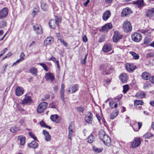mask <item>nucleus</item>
I'll return each instance as SVG.
<instances>
[{
    "label": "nucleus",
    "instance_id": "12",
    "mask_svg": "<svg viewBox=\"0 0 154 154\" xmlns=\"http://www.w3.org/2000/svg\"><path fill=\"white\" fill-rule=\"evenodd\" d=\"M92 117V114L89 112H88L85 116V119L86 122L88 123L91 124L93 121Z\"/></svg>",
    "mask_w": 154,
    "mask_h": 154
},
{
    "label": "nucleus",
    "instance_id": "1",
    "mask_svg": "<svg viewBox=\"0 0 154 154\" xmlns=\"http://www.w3.org/2000/svg\"><path fill=\"white\" fill-rule=\"evenodd\" d=\"M98 135L99 138L105 145L107 146L110 145L111 143V139L109 136L105 134L103 130L101 129L99 131Z\"/></svg>",
    "mask_w": 154,
    "mask_h": 154
},
{
    "label": "nucleus",
    "instance_id": "11",
    "mask_svg": "<svg viewBox=\"0 0 154 154\" xmlns=\"http://www.w3.org/2000/svg\"><path fill=\"white\" fill-rule=\"evenodd\" d=\"M146 16L149 18H151L154 15V8H152L147 10L145 12Z\"/></svg>",
    "mask_w": 154,
    "mask_h": 154
},
{
    "label": "nucleus",
    "instance_id": "37",
    "mask_svg": "<svg viewBox=\"0 0 154 154\" xmlns=\"http://www.w3.org/2000/svg\"><path fill=\"white\" fill-rule=\"evenodd\" d=\"M151 39L148 37L146 38L144 40L143 44L148 45H149V43L151 42Z\"/></svg>",
    "mask_w": 154,
    "mask_h": 154
},
{
    "label": "nucleus",
    "instance_id": "43",
    "mask_svg": "<svg viewBox=\"0 0 154 154\" xmlns=\"http://www.w3.org/2000/svg\"><path fill=\"white\" fill-rule=\"evenodd\" d=\"M25 57V54L23 52H22L20 55V58L18 60L21 62L23 61L24 59V57Z\"/></svg>",
    "mask_w": 154,
    "mask_h": 154
},
{
    "label": "nucleus",
    "instance_id": "58",
    "mask_svg": "<svg viewBox=\"0 0 154 154\" xmlns=\"http://www.w3.org/2000/svg\"><path fill=\"white\" fill-rule=\"evenodd\" d=\"M105 2L108 4H111L113 0H104Z\"/></svg>",
    "mask_w": 154,
    "mask_h": 154
},
{
    "label": "nucleus",
    "instance_id": "52",
    "mask_svg": "<svg viewBox=\"0 0 154 154\" xmlns=\"http://www.w3.org/2000/svg\"><path fill=\"white\" fill-rule=\"evenodd\" d=\"M105 25L107 27V28L108 29V30L112 28V24L111 23H107L105 24Z\"/></svg>",
    "mask_w": 154,
    "mask_h": 154
},
{
    "label": "nucleus",
    "instance_id": "16",
    "mask_svg": "<svg viewBox=\"0 0 154 154\" xmlns=\"http://www.w3.org/2000/svg\"><path fill=\"white\" fill-rule=\"evenodd\" d=\"M119 78L121 82L123 83H126L127 81L128 75L126 73L121 74L119 75Z\"/></svg>",
    "mask_w": 154,
    "mask_h": 154
},
{
    "label": "nucleus",
    "instance_id": "25",
    "mask_svg": "<svg viewBox=\"0 0 154 154\" xmlns=\"http://www.w3.org/2000/svg\"><path fill=\"white\" fill-rule=\"evenodd\" d=\"M133 3L135 5H137L138 7L140 8L143 6V0H137V1L133 2Z\"/></svg>",
    "mask_w": 154,
    "mask_h": 154
},
{
    "label": "nucleus",
    "instance_id": "38",
    "mask_svg": "<svg viewBox=\"0 0 154 154\" xmlns=\"http://www.w3.org/2000/svg\"><path fill=\"white\" fill-rule=\"evenodd\" d=\"M20 128L19 127L15 126L14 127L11 128L10 129V131L13 133H14L17 132V131H19Z\"/></svg>",
    "mask_w": 154,
    "mask_h": 154
},
{
    "label": "nucleus",
    "instance_id": "47",
    "mask_svg": "<svg viewBox=\"0 0 154 154\" xmlns=\"http://www.w3.org/2000/svg\"><path fill=\"white\" fill-rule=\"evenodd\" d=\"M39 65L42 66L46 71H48V67L46 64L41 63H39Z\"/></svg>",
    "mask_w": 154,
    "mask_h": 154
},
{
    "label": "nucleus",
    "instance_id": "63",
    "mask_svg": "<svg viewBox=\"0 0 154 154\" xmlns=\"http://www.w3.org/2000/svg\"><path fill=\"white\" fill-rule=\"evenodd\" d=\"M62 36V35L60 33H57V37L58 38H61Z\"/></svg>",
    "mask_w": 154,
    "mask_h": 154
},
{
    "label": "nucleus",
    "instance_id": "49",
    "mask_svg": "<svg viewBox=\"0 0 154 154\" xmlns=\"http://www.w3.org/2000/svg\"><path fill=\"white\" fill-rule=\"evenodd\" d=\"M29 135L31 137L35 140H37L36 137L35 136L34 134L32 132H30L29 133Z\"/></svg>",
    "mask_w": 154,
    "mask_h": 154
},
{
    "label": "nucleus",
    "instance_id": "60",
    "mask_svg": "<svg viewBox=\"0 0 154 154\" xmlns=\"http://www.w3.org/2000/svg\"><path fill=\"white\" fill-rule=\"evenodd\" d=\"M40 125L42 126L45 127V125H46V124L44 122L42 121L40 122Z\"/></svg>",
    "mask_w": 154,
    "mask_h": 154
},
{
    "label": "nucleus",
    "instance_id": "33",
    "mask_svg": "<svg viewBox=\"0 0 154 154\" xmlns=\"http://www.w3.org/2000/svg\"><path fill=\"white\" fill-rule=\"evenodd\" d=\"M132 55L133 56V58L135 60L138 59L139 58V55L134 52L130 51V52Z\"/></svg>",
    "mask_w": 154,
    "mask_h": 154
},
{
    "label": "nucleus",
    "instance_id": "44",
    "mask_svg": "<svg viewBox=\"0 0 154 154\" xmlns=\"http://www.w3.org/2000/svg\"><path fill=\"white\" fill-rule=\"evenodd\" d=\"M74 128L75 126L74 123L72 122L71 123L69 127V131H73V130L74 129Z\"/></svg>",
    "mask_w": 154,
    "mask_h": 154
},
{
    "label": "nucleus",
    "instance_id": "55",
    "mask_svg": "<svg viewBox=\"0 0 154 154\" xmlns=\"http://www.w3.org/2000/svg\"><path fill=\"white\" fill-rule=\"evenodd\" d=\"M150 81L152 84H154V75L149 78Z\"/></svg>",
    "mask_w": 154,
    "mask_h": 154
},
{
    "label": "nucleus",
    "instance_id": "22",
    "mask_svg": "<svg viewBox=\"0 0 154 154\" xmlns=\"http://www.w3.org/2000/svg\"><path fill=\"white\" fill-rule=\"evenodd\" d=\"M136 66L132 64H129L126 66V68L129 72H132L136 69Z\"/></svg>",
    "mask_w": 154,
    "mask_h": 154
},
{
    "label": "nucleus",
    "instance_id": "18",
    "mask_svg": "<svg viewBox=\"0 0 154 154\" xmlns=\"http://www.w3.org/2000/svg\"><path fill=\"white\" fill-rule=\"evenodd\" d=\"M32 102L31 97L29 96L26 97L22 101L23 104L27 105H30Z\"/></svg>",
    "mask_w": 154,
    "mask_h": 154
},
{
    "label": "nucleus",
    "instance_id": "14",
    "mask_svg": "<svg viewBox=\"0 0 154 154\" xmlns=\"http://www.w3.org/2000/svg\"><path fill=\"white\" fill-rule=\"evenodd\" d=\"M45 79L47 81H50L53 82L55 79V77L53 74L51 73H47L45 76Z\"/></svg>",
    "mask_w": 154,
    "mask_h": 154
},
{
    "label": "nucleus",
    "instance_id": "4",
    "mask_svg": "<svg viewBox=\"0 0 154 154\" xmlns=\"http://www.w3.org/2000/svg\"><path fill=\"white\" fill-rule=\"evenodd\" d=\"M122 29L124 32H131L132 27L131 23L127 20H125L123 23Z\"/></svg>",
    "mask_w": 154,
    "mask_h": 154
},
{
    "label": "nucleus",
    "instance_id": "27",
    "mask_svg": "<svg viewBox=\"0 0 154 154\" xmlns=\"http://www.w3.org/2000/svg\"><path fill=\"white\" fill-rule=\"evenodd\" d=\"M18 140L20 142V144L21 145H23L25 141V137L23 135L19 136L18 137Z\"/></svg>",
    "mask_w": 154,
    "mask_h": 154
},
{
    "label": "nucleus",
    "instance_id": "15",
    "mask_svg": "<svg viewBox=\"0 0 154 154\" xmlns=\"http://www.w3.org/2000/svg\"><path fill=\"white\" fill-rule=\"evenodd\" d=\"M50 119L52 121L54 122L57 123H59L60 122V118L57 114L51 116Z\"/></svg>",
    "mask_w": 154,
    "mask_h": 154
},
{
    "label": "nucleus",
    "instance_id": "41",
    "mask_svg": "<svg viewBox=\"0 0 154 154\" xmlns=\"http://www.w3.org/2000/svg\"><path fill=\"white\" fill-rule=\"evenodd\" d=\"M123 92L124 94L126 93L128 90L129 88L128 85H126L123 86Z\"/></svg>",
    "mask_w": 154,
    "mask_h": 154
},
{
    "label": "nucleus",
    "instance_id": "40",
    "mask_svg": "<svg viewBox=\"0 0 154 154\" xmlns=\"http://www.w3.org/2000/svg\"><path fill=\"white\" fill-rule=\"evenodd\" d=\"M7 26L6 22L4 20H2L0 22V28L4 27Z\"/></svg>",
    "mask_w": 154,
    "mask_h": 154
},
{
    "label": "nucleus",
    "instance_id": "59",
    "mask_svg": "<svg viewBox=\"0 0 154 154\" xmlns=\"http://www.w3.org/2000/svg\"><path fill=\"white\" fill-rule=\"evenodd\" d=\"M49 60H51L53 61L54 62L56 63V61H57L56 60V59L54 57H52Z\"/></svg>",
    "mask_w": 154,
    "mask_h": 154
},
{
    "label": "nucleus",
    "instance_id": "48",
    "mask_svg": "<svg viewBox=\"0 0 154 154\" xmlns=\"http://www.w3.org/2000/svg\"><path fill=\"white\" fill-rule=\"evenodd\" d=\"M152 136V134L150 133H147L145 134L143 137L146 138H149Z\"/></svg>",
    "mask_w": 154,
    "mask_h": 154
},
{
    "label": "nucleus",
    "instance_id": "5",
    "mask_svg": "<svg viewBox=\"0 0 154 154\" xmlns=\"http://www.w3.org/2000/svg\"><path fill=\"white\" fill-rule=\"evenodd\" d=\"M48 103L46 102L41 103L38 106L37 109V112L41 113L44 112L47 107Z\"/></svg>",
    "mask_w": 154,
    "mask_h": 154
},
{
    "label": "nucleus",
    "instance_id": "19",
    "mask_svg": "<svg viewBox=\"0 0 154 154\" xmlns=\"http://www.w3.org/2000/svg\"><path fill=\"white\" fill-rule=\"evenodd\" d=\"M142 125V122H138V124H134L132 125V127L134 131H137L141 128Z\"/></svg>",
    "mask_w": 154,
    "mask_h": 154
},
{
    "label": "nucleus",
    "instance_id": "62",
    "mask_svg": "<svg viewBox=\"0 0 154 154\" xmlns=\"http://www.w3.org/2000/svg\"><path fill=\"white\" fill-rule=\"evenodd\" d=\"M20 62L18 60H17L15 62H14L12 65V66L16 65L17 64L19 63Z\"/></svg>",
    "mask_w": 154,
    "mask_h": 154
},
{
    "label": "nucleus",
    "instance_id": "28",
    "mask_svg": "<svg viewBox=\"0 0 154 154\" xmlns=\"http://www.w3.org/2000/svg\"><path fill=\"white\" fill-rule=\"evenodd\" d=\"M111 49V46L110 45H104L103 48V50L104 52H107Z\"/></svg>",
    "mask_w": 154,
    "mask_h": 154
},
{
    "label": "nucleus",
    "instance_id": "8",
    "mask_svg": "<svg viewBox=\"0 0 154 154\" xmlns=\"http://www.w3.org/2000/svg\"><path fill=\"white\" fill-rule=\"evenodd\" d=\"M132 39L134 42H139L141 40L142 37L141 34L135 32L131 35Z\"/></svg>",
    "mask_w": 154,
    "mask_h": 154
},
{
    "label": "nucleus",
    "instance_id": "35",
    "mask_svg": "<svg viewBox=\"0 0 154 154\" xmlns=\"http://www.w3.org/2000/svg\"><path fill=\"white\" fill-rule=\"evenodd\" d=\"M116 112H112L110 115V118L111 119H113L116 117L118 114V111L116 109Z\"/></svg>",
    "mask_w": 154,
    "mask_h": 154
},
{
    "label": "nucleus",
    "instance_id": "21",
    "mask_svg": "<svg viewBox=\"0 0 154 154\" xmlns=\"http://www.w3.org/2000/svg\"><path fill=\"white\" fill-rule=\"evenodd\" d=\"M24 90L23 88L18 87L16 90V94L17 96H20L23 94Z\"/></svg>",
    "mask_w": 154,
    "mask_h": 154
},
{
    "label": "nucleus",
    "instance_id": "30",
    "mask_svg": "<svg viewBox=\"0 0 154 154\" xmlns=\"http://www.w3.org/2000/svg\"><path fill=\"white\" fill-rule=\"evenodd\" d=\"M29 72L35 76L37 75V68L35 67H32L29 69Z\"/></svg>",
    "mask_w": 154,
    "mask_h": 154
},
{
    "label": "nucleus",
    "instance_id": "9",
    "mask_svg": "<svg viewBox=\"0 0 154 154\" xmlns=\"http://www.w3.org/2000/svg\"><path fill=\"white\" fill-rule=\"evenodd\" d=\"M122 36L117 31H116L114 32V34L113 37V41L115 42H117L120 39Z\"/></svg>",
    "mask_w": 154,
    "mask_h": 154
},
{
    "label": "nucleus",
    "instance_id": "36",
    "mask_svg": "<svg viewBox=\"0 0 154 154\" xmlns=\"http://www.w3.org/2000/svg\"><path fill=\"white\" fill-rule=\"evenodd\" d=\"M76 109L77 112L79 113H80H80L81 112L82 113L85 110L84 107L83 106L77 107L76 108Z\"/></svg>",
    "mask_w": 154,
    "mask_h": 154
},
{
    "label": "nucleus",
    "instance_id": "50",
    "mask_svg": "<svg viewBox=\"0 0 154 154\" xmlns=\"http://www.w3.org/2000/svg\"><path fill=\"white\" fill-rule=\"evenodd\" d=\"M154 56V54L152 52L148 53L146 54V57L147 58L152 57Z\"/></svg>",
    "mask_w": 154,
    "mask_h": 154
},
{
    "label": "nucleus",
    "instance_id": "13",
    "mask_svg": "<svg viewBox=\"0 0 154 154\" xmlns=\"http://www.w3.org/2000/svg\"><path fill=\"white\" fill-rule=\"evenodd\" d=\"M131 13V11L130 8H126L124 9L122 11L121 16L124 17L129 15Z\"/></svg>",
    "mask_w": 154,
    "mask_h": 154
},
{
    "label": "nucleus",
    "instance_id": "57",
    "mask_svg": "<svg viewBox=\"0 0 154 154\" xmlns=\"http://www.w3.org/2000/svg\"><path fill=\"white\" fill-rule=\"evenodd\" d=\"M82 39H83V41L84 42H86L88 41L86 35H84L83 36V37Z\"/></svg>",
    "mask_w": 154,
    "mask_h": 154
},
{
    "label": "nucleus",
    "instance_id": "32",
    "mask_svg": "<svg viewBox=\"0 0 154 154\" xmlns=\"http://www.w3.org/2000/svg\"><path fill=\"white\" fill-rule=\"evenodd\" d=\"M79 89V87L77 84H75L73 85L72 88V91L71 93H73L77 91Z\"/></svg>",
    "mask_w": 154,
    "mask_h": 154
},
{
    "label": "nucleus",
    "instance_id": "7",
    "mask_svg": "<svg viewBox=\"0 0 154 154\" xmlns=\"http://www.w3.org/2000/svg\"><path fill=\"white\" fill-rule=\"evenodd\" d=\"M8 10L7 8H4L0 11V19L5 18L8 15Z\"/></svg>",
    "mask_w": 154,
    "mask_h": 154
},
{
    "label": "nucleus",
    "instance_id": "42",
    "mask_svg": "<svg viewBox=\"0 0 154 154\" xmlns=\"http://www.w3.org/2000/svg\"><path fill=\"white\" fill-rule=\"evenodd\" d=\"M108 29L107 28V27L106 26L105 24L104 26H103L102 28L100 29L99 30V31L100 32H103V31H108Z\"/></svg>",
    "mask_w": 154,
    "mask_h": 154
},
{
    "label": "nucleus",
    "instance_id": "31",
    "mask_svg": "<svg viewBox=\"0 0 154 154\" xmlns=\"http://www.w3.org/2000/svg\"><path fill=\"white\" fill-rule=\"evenodd\" d=\"M143 103V102L142 100H135L134 101V106L135 108H137L138 105H142Z\"/></svg>",
    "mask_w": 154,
    "mask_h": 154
},
{
    "label": "nucleus",
    "instance_id": "61",
    "mask_svg": "<svg viewBox=\"0 0 154 154\" xmlns=\"http://www.w3.org/2000/svg\"><path fill=\"white\" fill-rule=\"evenodd\" d=\"M149 85H150L149 83H145L144 85L143 88H146L147 87H149Z\"/></svg>",
    "mask_w": 154,
    "mask_h": 154
},
{
    "label": "nucleus",
    "instance_id": "20",
    "mask_svg": "<svg viewBox=\"0 0 154 154\" xmlns=\"http://www.w3.org/2000/svg\"><path fill=\"white\" fill-rule=\"evenodd\" d=\"M38 146V143L34 140L32 141L30 143L27 144L28 147L33 149L37 148Z\"/></svg>",
    "mask_w": 154,
    "mask_h": 154
},
{
    "label": "nucleus",
    "instance_id": "51",
    "mask_svg": "<svg viewBox=\"0 0 154 154\" xmlns=\"http://www.w3.org/2000/svg\"><path fill=\"white\" fill-rule=\"evenodd\" d=\"M105 39V37L103 36H102L100 37L98 39V42H99L100 43L103 42Z\"/></svg>",
    "mask_w": 154,
    "mask_h": 154
},
{
    "label": "nucleus",
    "instance_id": "46",
    "mask_svg": "<svg viewBox=\"0 0 154 154\" xmlns=\"http://www.w3.org/2000/svg\"><path fill=\"white\" fill-rule=\"evenodd\" d=\"M64 90H60V93L61 95V98L62 99L63 102L65 103L64 95Z\"/></svg>",
    "mask_w": 154,
    "mask_h": 154
},
{
    "label": "nucleus",
    "instance_id": "39",
    "mask_svg": "<svg viewBox=\"0 0 154 154\" xmlns=\"http://www.w3.org/2000/svg\"><path fill=\"white\" fill-rule=\"evenodd\" d=\"M88 54H87L84 57H82L81 59V64L84 65L86 63V61L87 59Z\"/></svg>",
    "mask_w": 154,
    "mask_h": 154
},
{
    "label": "nucleus",
    "instance_id": "10",
    "mask_svg": "<svg viewBox=\"0 0 154 154\" xmlns=\"http://www.w3.org/2000/svg\"><path fill=\"white\" fill-rule=\"evenodd\" d=\"M33 27L34 30L35 31L36 33L37 34L40 35L42 33V28L40 25H33Z\"/></svg>",
    "mask_w": 154,
    "mask_h": 154
},
{
    "label": "nucleus",
    "instance_id": "6",
    "mask_svg": "<svg viewBox=\"0 0 154 154\" xmlns=\"http://www.w3.org/2000/svg\"><path fill=\"white\" fill-rule=\"evenodd\" d=\"M141 140L140 138L135 137L133 141L131 142V147L135 148L139 146L140 144Z\"/></svg>",
    "mask_w": 154,
    "mask_h": 154
},
{
    "label": "nucleus",
    "instance_id": "26",
    "mask_svg": "<svg viewBox=\"0 0 154 154\" xmlns=\"http://www.w3.org/2000/svg\"><path fill=\"white\" fill-rule=\"evenodd\" d=\"M141 76L143 79L147 80L150 78L149 74L146 72H145L142 73Z\"/></svg>",
    "mask_w": 154,
    "mask_h": 154
},
{
    "label": "nucleus",
    "instance_id": "3",
    "mask_svg": "<svg viewBox=\"0 0 154 154\" xmlns=\"http://www.w3.org/2000/svg\"><path fill=\"white\" fill-rule=\"evenodd\" d=\"M62 19L60 17L56 16L54 19H52L49 22L50 27L53 29H55L57 26H59V23L61 22Z\"/></svg>",
    "mask_w": 154,
    "mask_h": 154
},
{
    "label": "nucleus",
    "instance_id": "24",
    "mask_svg": "<svg viewBox=\"0 0 154 154\" xmlns=\"http://www.w3.org/2000/svg\"><path fill=\"white\" fill-rule=\"evenodd\" d=\"M53 42V40L52 38L48 37L45 38L44 41V45L45 46L51 44Z\"/></svg>",
    "mask_w": 154,
    "mask_h": 154
},
{
    "label": "nucleus",
    "instance_id": "53",
    "mask_svg": "<svg viewBox=\"0 0 154 154\" xmlns=\"http://www.w3.org/2000/svg\"><path fill=\"white\" fill-rule=\"evenodd\" d=\"M73 132V131H69V135H68V138L70 140H71V137L72 135V132Z\"/></svg>",
    "mask_w": 154,
    "mask_h": 154
},
{
    "label": "nucleus",
    "instance_id": "34",
    "mask_svg": "<svg viewBox=\"0 0 154 154\" xmlns=\"http://www.w3.org/2000/svg\"><path fill=\"white\" fill-rule=\"evenodd\" d=\"M88 142L89 143H92L94 140V135L91 134L90 135L88 136Z\"/></svg>",
    "mask_w": 154,
    "mask_h": 154
},
{
    "label": "nucleus",
    "instance_id": "23",
    "mask_svg": "<svg viewBox=\"0 0 154 154\" xmlns=\"http://www.w3.org/2000/svg\"><path fill=\"white\" fill-rule=\"evenodd\" d=\"M43 133L45 136V139L47 141H49L51 139V136L49 134L48 132L46 130H43Z\"/></svg>",
    "mask_w": 154,
    "mask_h": 154
},
{
    "label": "nucleus",
    "instance_id": "54",
    "mask_svg": "<svg viewBox=\"0 0 154 154\" xmlns=\"http://www.w3.org/2000/svg\"><path fill=\"white\" fill-rule=\"evenodd\" d=\"M37 12V10L36 8H35L33 10L32 13V15L33 16H34L36 13Z\"/></svg>",
    "mask_w": 154,
    "mask_h": 154
},
{
    "label": "nucleus",
    "instance_id": "29",
    "mask_svg": "<svg viewBox=\"0 0 154 154\" xmlns=\"http://www.w3.org/2000/svg\"><path fill=\"white\" fill-rule=\"evenodd\" d=\"M41 7L42 10L44 11H47L48 10V5L43 2H41Z\"/></svg>",
    "mask_w": 154,
    "mask_h": 154
},
{
    "label": "nucleus",
    "instance_id": "45",
    "mask_svg": "<svg viewBox=\"0 0 154 154\" xmlns=\"http://www.w3.org/2000/svg\"><path fill=\"white\" fill-rule=\"evenodd\" d=\"M93 149L95 151V152L98 153L101 152L102 151V149H99L96 147H93Z\"/></svg>",
    "mask_w": 154,
    "mask_h": 154
},
{
    "label": "nucleus",
    "instance_id": "2",
    "mask_svg": "<svg viewBox=\"0 0 154 154\" xmlns=\"http://www.w3.org/2000/svg\"><path fill=\"white\" fill-rule=\"evenodd\" d=\"M112 69L111 66L107 63L102 64L99 66V70L101 71L104 74H109Z\"/></svg>",
    "mask_w": 154,
    "mask_h": 154
},
{
    "label": "nucleus",
    "instance_id": "56",
    "mask_svg": "<svg viewBox=\"0 0 154 154\" xmlns=\"http://www.w3.org/2000/svg\"><path fill=\"white\" fill-rule=\"evenodd\" d=\"M49 106L50 108H56V106L54 105L53 103H50L49 105Z\"/></svg>",
    "mask_w": 154,
    "mask_h": 154
},
{
    "label": "nucleus",
    "instance_id": "17",
    "mask_svg": "<svg viewBox=\"0 0 154 154\" xmlns=\"http://www.w3.org/2000/svg\"><path fill=\"white\" fill-rule=\"evenodd\" d=\"M111 13L109 11L107 10L105 11L103 15L102 18L104 21L107 20L110 16Z\"/></svg>",
    "mask_w": 154,
    "mask_h": 154
},
{
    "label": "nucleus",
    "instance_id": "64",
    "mask_svg": "<svg viewBox=\"0 0 154 154\" xmlns=\"http://www.w3.org/2000/svg\"><path fill=\"white\" fill-rule=\"evenodd\" d=\"M96 117L97 118V119L99 122H100V121L101 119H100V116H99V114H96Z\"/></svg>",
    "mask_w": 154,
    "mask_h": 154
}]
</instances>
